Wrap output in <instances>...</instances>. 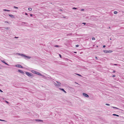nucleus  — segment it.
<instances>
[{
	"label": "nucleus",
	"mask_w": 124,
	"mask_h": 124,
	"mask_svg": "<svg viewBox=\"0 0 124 124\" xmlns=\"http://www.w3.org/2000/svg\"><path fill=\"white\" fill-rule=\"evenodd\" d=\"M25 73L29 77L31 78H33L34 77V76L33 74L28 72L26 71Z\"/></svg>",
	"instance_id": "f257e3e1"
},
{
	"label": "nucleus",
	"mask_w": 124,
	"mask_h": 124,
	"mask_svg": "<svg viewBox=\"0 0 124 124\" xmlns=\"http://www.w3.org/2000/svg\"><path fill=\"white\" fill-rule=\"evenodd\" d=\"M23 57H24V58L25 59H29L31 58V57L27 56L25 54L24 55Z\"/></svg>",
	"instance_id": "f03ea898"
},
{
	"label": "nucleus",
	"mask_w": 124,
	"mask_h": 124,
	"mask_svg": "<svg viewBox=\"0 0 124 124\" xmlns=\"http://www.w3.org/2000/svg\"><path fill=\"white\" fill-rule=\"evenodd\" d=\"M103 52L105 53H111L112 52V51L111 50H103Z\"/></svg>",
	"instance_id": "7ed1b4c3"
},
{
	"label": "nucleus",
	"mask_w": 124,
	"mask_h": 124,
	"mask_svg": "<svg viewBox=\"0 0 124 124\" xmlns=\"http://www.w3.org/2000/svg\"><path fill=\"white\" fill-rule=\"evenodd\" d=\"M15 66L17 67L18 68H23V67L20 64H16L15 65Z\"/></svg>",
	"instance_id": "20e7f679"
},
{
	"label": "nucleus",
	"mask_w": 124,
	"mask_h": 124,
	"mask_svg": "<svg viewBox=\"0 0 124 124\" xmlns=\"http://www.w3.org/2000/svg\"><path fill=\"white\" fill-rule=\"evenodd\" d=\"M36 74L38 75H39L40 76L43 77H44V76L42 74L39 73V72L37 71L36 72Z\"/></svg>",
	"instance_id": "39448f33"
},
{
	"label": "nucleus",
	"mask_w": 124,
	"mask_h": 124,
	"mask_svg": "<svg viewBox=\"0 0 124 124\" xmlns=\"http://www.w3.org/2000/svg\"><path fill=\"white\" fill-rule=\"evenodd\" d=\"M83 94L84 96L86 97H89V95L85 93H83Z\"/></svg>",
	"instance_id": "423d86ee"
},
{
	"label": "nucleus",
	"mask_w": 124,
	"mask_h": 124,
	"mask_svg": "<svg viewBox=\"0 0 124 124\" xmlns=\"http://www.w3.org/2000/svg\"><path fill=\"white\" fill-rule=\"evenodd\" d=\"M35 120L36 121L38 122H43V121L42 120H40V119H35Z\"/></svg>",
	"instance_id": "0eeeda50"
},
{
	"label": "nucleus",
	"mask_w": 124,
	"mask_h": 124,
	"mask_svg": "<svg viewBox=\"0 0 124 124\" xmlns=\"http://www.w3.org/2000/svg\"><path fill=\"white\" fill-rule=\"evenodd\" d=\"M59 89L62 91L64 93H66V92L64 90V89L63 88H59Z\"/></svg>",
	"instance_id": "6e6552de"
},
{
	"label": "nucleus",
	"mask_w": 124,
	"mask_h": 124,
	"mask_svg": "<svg viewBox=\"0 0 124 124\" xmlns=\"http://www.w3.org/2000/svg\"><path fill=\"white\" fill-rule=\"evenodd\" d=\"M1 62L4 63L5 64H6V65H8V66H9V65L8 64V63H6L5 61H4V60H1Z\"/></svg>",
	"instance_id": "1a4fd4ad"
},
{
	"label": "nucleus",
	"mask_w": 124,
	"mask_h": 124,
	"mask_svg": "<svg viewBox=\"0 0 124 124\" xmlns=\"http://www.w3.org/2000/svg\"><path fill=\"white\" fill-rule=\"evenodd\" d=\"M18 72H20V73L23 74L24 73V72L22 70H18Z\"/></svg>",
	"instance_id": "9d476101"
},
{
	"label": "nucleus",
	"mask_w": 124,
	"mask_h": 124,
	"mask_svg": "<svg viewBox=\"0 0 124 124\" xmlns=\"http://www.w3.org/2000/svg\"><path fill=\"white\" fill-rule=\"evenodd\" d=\"M17 54L19 55H20L22 57H23V55H24V54H21L18 53H17Z\"/></svg>",
	"instance_id": "9b49d317"
},
{
	"label": "nucleus",
	"mask_w": 124,
	"mask_h": 124,
	"mask_svg": "<svg viewBox=\"0 0 124 124\" xmlns=\"http://www.w3.org/2000/svg\"><path fill=\"white\" fill-rule=\"evenodd\" d=\"M8 15L9 16L12 18H14V16L12 15Z\"/></svg>",
	"instance_id": "f8f14e48"
},
{
	"label": "nucleus",
	"mask_w": 124,
	"mask_h": 124,
	"mask_svg": "<svg viewBox=\"0 0 124 124\" xmlns=\"http://www.w3.org/2000/svg\"><path fill=\"white\" fill-rule=\"evenodd\" d=\"M56 82L58 84H57L59 86H60V85H61V83L60 82H59L58 81H56Z\"/></svg>",
	"instance_id": "ddd939ff"
},
{
	"label": "nucleus",
	"mask_w": 124,
	"mask_h": 124,
	"mask_svg": "<svg viewBox=\"0 0 124 124\" xmlns=\"http://www.w3.org/2000/svg\"><path fill=\"white\" fill-rule=\"evenodd\" d=\"M22 23H24L26 24L25 25V26H28V23H26V22H22Z\"/></svg>",
	"instance_id": "4468645a"
},
{
	"label": "nucleus",
	"mask_w": 124,
	"mask_h": 124,
	"mask_svg": "<svg viewBox=\"0 0 124 124\" xmlns=\"http://www.w3.org/2000/svg\"><path fill=\"white\" fill-rule=\"evenodd\" d=\"M5 29H6V30H8L9 29H10V28L9 27H5L4 28Z\"/></svg>",
	"instance_id": "2eb2a0df"
},
{
	"label": "nucleus",
	"mask_w": 124,
	"mask_h": 124,
	"mask_svg": "<svg viewBox=\"0 0 124 124\" xmlns=\"http://www.w3.org/2000/svg\"><path fill=\"white\" fill-rule=\"evenodd\" d=\"M31 72L32 73H34V74H36V71H35V70H32L31 71Z\"/></svg>",
	"instance_id": "dca6fc26"
},
{
	"label": "nucleus",
	"mask_w": 124,
	"mask_h": 124,
	"mask_svg": "<svg viewBox=\"0 0 124 124\" xmlns=\"http://www.w3.org/2000/svg\"><path fill=\"white\" fill-rule=\"evenodd\" d=\"M3 10L4 11H7L8 12L10 11V10L6 9H4Z\"/></svg>",
	"instance_id": "f3484780"
},
{
	"label": "nucleus",
	"mask_w": 124,
	"mask_h": 124,
	"mask_svg": "<svg viewBox=\"0 0 124 124\" xmlns=\"http://www.w3.org/2000/svg\"><path fill=\"white\" fill-rule=\"evenodd\" d=\"M113 115L114 116H119V115H117V114H113Z\"/></svg>",
	"instance_id": "a211bd4d"
},
{
	"label": "nucleus",
	"mask_w": 124,
	"mask_h": 124,
	"mask_svg": "<svg viewBox=\"0 0 124 124\" xmlns=\"http://www.w3.org/2000/svg\"><path fill=\"white\" fill-rule=\"evenodd\" d=\"M54 46L55 47H60V46L58 45H55Z\"/></svg>",
	"instance_id": "6ab92c4d"
},
{
	"label": "nucleus",
	"mask_w": 124,
	"mask_h": 124,
	"mask_svg": "<svg viewBox=\"0 0 124 124\" xmlns=\"http://www.w3.org/2000/svg\"><path fill=\"white\" fill-rule=\"evenodd\" d=\"M112 108H115V109H119L118 108H117V107H112Z\"/></svg>",
	"instance_id": "aec40b11"
},
{
	"label": "nucleus",
	"mask_w": 124,
	"mask_h": 124,
	"mask_svg": "<svg viewBox=\"0 0 124 124\" xmlns=\"http://www.w3.org/2000/svg\"><path fill=\"white\" fill-rule=\"evenodd\" d=\"M14 8H15L16 9H18V7H16V6H14Z\"/></svg>",
	"instance_id": "412c9836"
},
{
	"label": "nucleus",
	"mask_w": 124,
	"mask_h": 124,
	"mask_svg": "<svg viewBox=\"0 0 124 124\" xmlns=\"http://www.w3.org/2000/svg\"><path fill=\"white\" fill-rule=\"evenodd\" d=\"M117 13V12L116 11H115L114 13L115 14H116Z\"/></svg>",
	"instance_id": "4be33fe9"
},
{
	"label": "nucleus",
	"mask_w": 124,
	"mask_h": 124,
	"mask_svg": "<svg viewBox=\"0 0 124 124\" xmlns=\"http://www.w3.org/2000/svg\"><path fill=\"white\" fill-rule=\"evenodd\" d=\"M28 10L30 11H31L32 10V8H28Z\"/></svg>",
	"instance_id": "5701e85b"
},
{
	"label": "nucleus",
	"mask_w": 124,
	"mask_h": 124,
	"mask_svg": "<svg viewBox=\"0 0 124 124\" xmlns=\"http://www.w3.org/2000/svg\"><path fill=\"white\" fill-rule=\"evenodd\" d=\"M76 74V75H78V76H82L81 75H80V74Z\"/></svg>",
	"instance_id": "b1692460"
},
{
	"label": "nucleus",
	"mask_w": 124,
	"mask_h": 124,
	"mask_svg": "<svg viewBox=\"0 0 124 124\" xmlns=\"http://www.w3.org/2000/svg\"><path fill=\"white\" fill-rule=\"evenodd\" d=\"M92 39L93 40H94L95 39V38L94 37H93L92 38Z\"/></svg>",
	"instance_id": "393cba45"
},
{
	"label": "nucleus",
	"mask_w": 124,
	"mask_h": 124,
	"mask_svg": "<svg viewBox=\"0 0 124 124\" xmlns=\"http://www.w3.org/2000/svg\"><path fill=\"white\" fill-rule=\"evenodd\" d=\"M72 9H77V8H75V7H73L72 8Z\"/></svg>",
	"instance_id": "a878e982"
},
{
	"label": "nucleus",
	"mask_w": 124,
	"mask_h": 124,
	"mask_svg": "<svg viewBox=\"0 0 124 124\" xmlns=\"http://www.w3.org/2000/svg\"><path fill=\"white\" fill-rule=\"evenodd\" d=\"M5 102H6V103H7L8 104H9V102L7 101H5Z\"/></svg>",
	"instance_id": "bb28decb"
},
{
	"label": "nucleus",
	"mask_w": 124,
	"mask_h": 124,
	"mask_svg": "<svg viewBox=\"0 0 124 124\" xmlns=\"http://www.w3.org/2000/svg\"><path fill=\"white\" fill-rule=\"evenodd\" d=\"M54 85H55V86H58L57 84L56 83H54Z\"/></svg>",
	"instance_id": "cd10ccee"
},
{
	"label": "nucleus",
	"mask_w": 124,
	"mask_h": 124,
	"mask_svg": "<svg viewBox=\"0 0 124 124\" xmlns=\"http://www.w3.org/2000/svg\"><path fill=\"white\" fill-rule=\"evenodd\" d=\"M0 121H5V122L6 121H5V120H2V119H0Z\"/></svg>",
	"instance_id": "c85d7f7f"
},
{
	"label": "nucleus",
	"mask_w": 124,
	"mask_h": 124,
	"mask_svg": "<svg viewBox=\"0 0 124 124\" xmlns=\"http://www.w3.org/2000/svg\"><path fill=\"white\" fill-rule=\"evenodd\" d=\"M106 105H107V106H110V105L108 104V103H106V104H105Z\"/></svg>",
	"instance_id": "c756f323"
},
{
	"label": "nucleus",
	"mask_w": 124,
	"mask_h": 124,
	"mask_svg": "<svg viewBox=\"0 0 124 124\" xmlns=\"http://www.w3.org/2000/svg\"><path fill=\"white\" fill-rule=\"evenodd\" d=\"M72 33H69V34H68L67 35H72Z\"/></svg>",
	"instance_id": "7c9ffc66"
},
{
	"label": "nucleus",
	"mask_w": 124,
	"mask_h": 124,
	"mask_svg": "<svg viewBox=\"0 0 124 124\" xmlns=\"http://www.w3.org/2000/svg\"><path fill=\"white\" fill-rule=\"evenodd\" d=\"M76 46L77 47H78L79 46V45H76Z\"/></svg>",
	"instance_id": "2f4dec72"
},
{
	"label": "nucleus",
	"mask_w": 124,
	"mask_h": 124,
	"mask_svg": "<svg viewBox=\"0 0 124 124\" xmlns=\"http://www.w3.org/2000/svg\"><path fill=\"white\" fill-rule=\"evenodd\" d=\"M82 23V24H84V25H85L86 23Z\"/></svg>",
	"instance_id": "473e14b6"
},
{
	"label": "nucleus",
	"mask_w": 124,
	"mask_h": 124,
	"mask_svg": "<svg viewBox=\"0 0 124 124\" xmlns=\"http://www.w3.org/2000/svg\"><path fill=\"white\" fill-rule=\"evenodd\" d=\"M84 9H81V11H84Z\"/></svg>",
	"instance_id": "72a5a7b5"
},
{
	"label": "nucleus",
	"mask_w": 124,
	"mask_h": 124,
	"mask_svg": "<svg viewBox=\"0 0 124 124\" xmlns=\"http://www.w3.org/2000/svg\"><path fill=\"white\" fill-rule=\"evenodd\" d=\"M95 59H96V60H98V58L97 57H96V56H95Z\"/></svg>",
	"instance_id": "f704fd0d"
},
{
	"label": "nucleus",
	"mask_w": 124,
	"mask_h": 124,
	"mask_svg": "<svg viewBox=\"0 0 124 124\" xmlns=\"http://www.w3.org/2000/svg\"><path fill=\"white\" fill-rule=\"evenodd\" d=\"M116 71L115 70H113V72H112V73H114L116 72Z\"/></svg>",
	"instance_id": "c9c22d12"
},
{
	"label": "nucleus",
	"mask_w": 124,
	"mask_h": 124,
	"mask_svg": "<svg viewBox=\"0 0 124 124\" xmlns=\"http://www.w3.org/2000/svg\"><path fill=\"white\" fill-rule=\"evenodd\" d=\"M116 76L115 75H113V76H112V77H116Z\"/></svg>",
	"instance_id": "e433bc0d"
},
{
	"label": "nucleus",
	"mask_w": 124,
	"mask_h": 124,
	"mask_svg": "<svg viewBox=\"0 0 124 124\" xmlns=\"http://www.w3.org/2000/svg\"><path fill=\"white\" fill-rule=\"evenodd\" d=\"M113 65H114L117 66V65L118 64H113Z\"/></svg>",
	"instance_id": "4c0bfd02"
},
{
	"label": "nucleus",
	"mask_w": 124,
	"mask_h": 124,
	"mask_svg": "<svg viewBox=\"0 0 124 124\" xmlns=\"http://www.w3.org/2000/svg\"><path fill=\"white\" fill-rule=\"evenodd\" d=\"M59 56H60V57L61 58H62V55L61 54H59Z\"/></svg>",
	"instance_id": "58836bf2"
},
{
	"label": "nucleus",
	"mask_w": 124,
	"mask_h": 124,
	"mask_svg": "<svg viewBox=\"0 0 124 124\" xmlns=\"http://www.w3.org/2000/svg\"><path fill=\"white\" fill-rule=\"evenodd\" d=\"M105 47H106V46H105V45H103V48H105Z\"/></svg>",
	"instance_id": "ea45409f"
},
{
	"label": "nucleus",
	"mask_w": 124,
	"mask_h": 124,
	"mask_svg": "<svg viewBox=\"0 0 124 124\" xmlns=\"http://www.w3.org/2000/svg\"><path fill=\"white\" fill-rule=\"evenodd\" d=\"M30 16L31 17H32V14H30Z\"/></svg>",
	"instance_id": "a19ab883"
},
{
	"label": "nucleus",
	"mask_w": 124,
	"mask_h": 124,
	"mask_svg": "<svg viewBox=\"0 0 124 124\" xmlns=\"http://www.w3.org/2000/svg\"><path fill=\"white\" fill-rule=\"evenodd\" d=\"M0 92H3V91L0 89Z\"/></svg>",
	"instance_id": "79ce46f5"
},
{
	"label": "nucleus",
	"mask_w": 124,
	"mask_h": 124,
	"mask_svg": "<svg viewBox=\"0 0 124 124\" xmlns=\"http://www.w3.org/2000/svg\"><path fill=\"white\" fill-rule=\"evenodd\" d=\"M25 15H28V14L27 13H25Z\"/></svg>",
	"instance_id": "37998d69"
},
{
	"label": "nucleus",
	"mask_w": 124,
	"mask_h": 124,
	"mask_svg": "<svg viewBox=\"0 0 124 124\" xmlns=\"http://www.w3.org/2000/svg\"><path fill=\"white\" fill-rule=\"evenodd\" d=\"M15 38H18V37H15Z\"/></svg>",
	"instance_id": "c03bdc74"
},
{
	"label": "nucleus",
	"mask_w": 124,
	"mask_h": 124,
	"mask_svg": "<svg viewBox=\"0 0 124 124\" xmlns=\"http://www.w3.org/2000/svg\"><path fill=\"white\" fill-rule=\"evenodd\" d=\"M74 53H77V52H74Z\"/></svg>",
	"instance_id": "a18cd8bd"
},
{
	"label": "nucleus",
	"mask_w": 124,
	"mask_h": 124,
	"mask_svg": "<svg viewBox=\"0 0 124 124\" xmlns=\"http://www.w3.org/2000/svg\"><path fill=\"white\" fill-rule=\"evenodd\" d=\"M5 23H8V22H7V21H5Z\"/></svg>",
	"instance_id": "49530a36"
},
{
	"label": "nucleus",
	"mask_w": 124,
	"mask_h": 124,
	"mask_svg": "<svg viewBox=\"0 0 124 124\" xmlns=\"http://www.w3.org/2000/svg\"><path fill=\"white\" fill-rule=\"evenodd\" d=\"M60 10L61 11H62V9H61Z\"/></svg>",
	"instance_id": "de8ad7c7"
},
{
	"label": "nucleus",
	"mask_w": 124,
	"mask_h": 124,
	"mask_svg": "<svg viewBox=\"0 0 124 124\" xmlns=\"http://www.w3.org/2000/svg\"><path fill=\"white\" fill-rule=\"evenodd\" d=\"M96 46V47H98V46Z\"/></svg>",
	"instance_id": "09e8293b"
},
{
	"label": "nucleus",
	"mask_w": 124,
	"mask_h": 124,
	"mask_svg": "<svg viewBox=\"0 0 124 124\" xmlns=\"http://www.w3.org/2000/svg\"><path fill=\"white\" fill-rule=\"evenodd\" d=\"M110 40H111V38H110Z\"/></svg>",
	"instance_id": "8fccbe9b"
},
{
	"label": "nucleus",
	"mask_w": 124,
	"mask_h": 124,
	"mask_svg": "<svg viewBox=\"0 0 124 124\" xmlns=\"http://www.w3.org/2000/svg\"><path fill=\"white\" fill-rule=\"evenodd\" d=\"M51 3V4H52V3Z\"/></svg>",
	"instance_id": "3c124183"
},
{
	"label": "nucleus",
	"mask_w": 124,
	"mask_h": 124,
	"mask_svg": "<svg viewBox=\"0 0 124 124\" xmlns=\"http://www.w3.org/2000/svg\"><path fill=\"white\" fill-rule=\"evenodd\" d=\"M63 18H65V17H64Z\"/></svg>",
	"instance_id": "603ef678"
},
{
	"label": "nucleus",
	"mask_w": 124,
	"mask_h": 124,
	"mask_svg": "<svg viewBox=\"0 0 124 124\" xmlns=\"http://www.w3.org/2000/svg\"><path fill=\"white\" fill-rule=\"evenodd\" d=\"M109 28H110V27H109Z\"/></svg>",
	"instance_id": "864d4df0"
},
{
	"label": "nucleus",
	"mask_w": 124,
	"mask_h": 124,
	"mask_svg": "<svg viewBox=\"0 0 124 124\" xmlns=\"http://www.w3.org/2000/svg\"><path fill=\"white\" fill-rule=\"evenodd\" d=\"M1 69V68L0 67V69Z\"/></svg>",
	"instance_id": "5fc2aeb1"
},
{
	"label": "nucleus",
	"mask_w": 124,
	"mask_h": 124,
	"mask_svg": "<svg viewBox=\"0 0 124 124\" xmlns=\"http://www.w3.org/2000/svg\"><path fill=\"white\" fill-rule=\"evenodd\" d=\"M77 84H78V83H77Z\"/></svg>",
	"instance_id": "6e6d98bb"
}]
</instances>
